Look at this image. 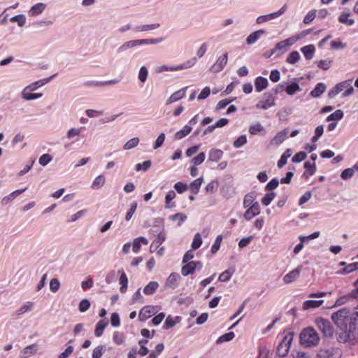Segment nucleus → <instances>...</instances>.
<instances>
[{
  "mask_svg": "<svg viewBox=\"0 0 358 358\" xmlns=\"http://www.w3.org/2000/svg\"><path fill=\"white\" fill-rule=\"evenodd\" d=\"M331 318L341 330L336 334L338 343L354 345L358 341V305L353 312L346 308H341L334 313Z\"/></svg>",
  "mask_w": 358,
  "mask_h": 358,
  "instance_id": "f257e3e1",
  "label": "nucleus"
},
{
  "mask_svg": "<svg viewBox=\"0 0 358 358\" xmlns=\"http://www.w3.org/2000/svg\"><path fill=\"white\" fill-rule=\"evenodd\" d=\"M163 38H146V39H134L124 42L117 49V54L125 52L129 49H133L137 46L145 45H155L162 43Z\"/></svg>",
  "mask_w": 358,
  "mask_h": 358,
  "instance_id": "f03ea898",
  "label": "nucleus"
},
{
  "mask_svg": "<svg viewBox=\"0 0 358 358\" xmlns=\"http://www.w3.org/2000/svg\"><path fill=\"white\" fill-rule=\"evenodd\" d=\"M300 343L307 348L315 347L319 344L320 336L313 327L303 329L299 335Z\"/></svg>",
  "mask_w": 358,
  "mask_h": 358,
  "instance_id": "7ed1b4c3",
  "label": "nucleus"
},
{
  "mask_svg": "<svg viewBox=\"0 0 358 358\" xmlns=\"http://www.w3.org/2000/svg\"><path fill=\"white\" fill-rule=\"evenodd\" d=\"M345 89V91L342 94L343 97H347L353 94L354 88L352 86V80H344L336 84L335 87L329 92L328 96L330 98H334Z\"/></svg>",
  "mask_w": 358,
  "mask_h": 358,
  "instance_id": "20e7f679",
  "label": "nucleus"
},
{
  "mask_svg": "<svg viewBox=\"0 0 358 358\" xmlns=\"http://www.w3.org/2000/svg\"><path fill=\"white\" fill-rule=\"evenodd\" d=\"M315 324L320 331L323 334L325 337L331 338L334 334V328L331 324L330 321L324 318H317Z\"/></svg>",
  "mask_w": 358,
  "mask_h": 358,
  "instance_id": "39448f33",
  "label": "nucleus"
},
{
  "mask_svg": "<svg viewBox=\"0 0 358 358\" xmlns=\"http://www.w3.org/2000/svg\"><path fill=\"white\" fill-rule=\"evenodd\" d=\"M343 352L341 348L330 347L320 349L316 358H341Z\"/></svg>",
  "mask_w": 358,
  "mask_h": 358,
  "instance_id": "423d86ee",
  "label": "nucleus"
},
{
  "mask_svg": "<svg viewBox=\"0 0 358 358\" xmlns=\"http://www.w3.org/2000/svg\"><path fill=\"white\" fill-rule=\"evenodd\" d=\"M294 334L292 332H288L283 338L282 341L277 348V353L280 357H285L290 348L292 341L293 340Z\"/></svg>",
  "mask_w": 358,
  "mask_h": 358,
  "instance_id": "0eeeda50",
  "label": "nucleus"
},
{
  "mask_svg": "<svg viewBox=\"0 0 358 358\" xmlns=\"http://www.w3.org/2000/svg\"><path fill=\"white\" fill-rule=\"evenodd\" d=\"M298 36H292L278 43L275 48L271 50V55L275 54L277 51H280L281 53L286 52L291 45L298 41Z\"/></svg>",
  "mask_w": 358,
  "mask_h": 358,
  "instance_id": "6e6552de",
  "label": "nucleus"
},
{
  "mask_svg": "<svg viewBox=\"0 0 358 358\" xmlns=\"http://www.w3.org/2000/svg\"><path fill=\"white\" fill-rule=\"evenodd\" d=\"M287 6L286 4H284L278 11L269 13L264 15H260L256 19V22L258 24L264 23L266 22L270 21L271 20L279 17L282 15H283L287 10Z\"/></svg>",
  "mask_w": 358,
  "mask_h": 358,
  "instance_id": "1a4fd4ad",
  "label": "nucleus"
},
{
  "mask_svg": "<svg viewBox=\"0 0 358 358\" xmlns=\"http://www.w3.org/2000/svg\"><path fill=\"white\" fill-rule=\"evenodd\" d=\"M228 62V53L224 52L220 55L215 62L210 67L209 71L213 73H218L222 71Z\"/></svg>",
  "mask_w": 358,
  "mask_h": 358,
  "instance_id": "9d476101",
  "label": "nucleus"
},
{
  "mask_svg": "<svg viewBox=\"0 0 358 358\" xmlns=\"http://www.w3.org/2000/svg\"><path fill=\"white\" fill-rule=\"evenodd\" d=\"M159 310L158 306H145L141 308L138 314V319L141 321H145L152 315H155Z\"/></svg>",
  "mask_w": 358,
  "mask_h": 358,
  "instance_id": "9b49d317",
  "label": "nucleus"
},
{
  "mask_svg": "<svg viewBox=\"0 0 358 358\" xmlns=\"http://www.w3.org/2000/svg\"><path fill=\"white\" fill-rule=\"evenodd\" d=\"M203 265L199 261L198 262H189L182 267L181 273L184 276L192 274L196 269H201Z\"/></svg>",
  "mask_w": 358,
  "mask_h": 358,
  "instance_id": "f8f14e48",
  "label": "nucleus"
},
{
  "mask_svg": "<svg viewBox=\"0 0 358 358\" xmlns=\"http://www.w3.org/2000/svg\"><path fill=\"white\" fill-rule=\"evenodd\" d=\"M264 98V101H261L257 103L256 107L257 108L266 110L275 105V97L271 93H265Z\"/></svg>",
  "mask_w": 358,
  "mask_h": 358,
  "instance_id": "ddd939ff",
  "label": "nucleus"
},
{
  "mask_svg": "<svg viewBox=\"0 0 358 358\" xmlns=\"http://www.w3.org/2000/svg\"><path fill=\"white\" fill-rule=\"evenodd\" d=\"M56 76V74L52 75L48 78H45L43 79L38 80L37 81H35L34 83H31L29 85L26 86L22 90L26 91H36L39 87H43L45 84L48 83L52 80V79Z\"/></svg>",
  "mask_w": 358,
  "mask_h": 358,
  "instance_id": "4468645a",
  "label": "nucleus"
},
{
  "mask_svg": "<svg viewBox=\"0 0 358 358\" xmlns=\"http://www.w3.org/2000/svg\"><path fill=\"white\" fill-rule=\"evenodd\" d=\"M302 266H299L297 268H294V270L289 272L287 274H286L283 277V281L285 284H290L294 281H296L301 271Z\"/></svg>",
  "mask_w": 358,
  "mask_h": 358,
  "instance_id": "2eb2a0df",
  "label": "nucleus"
},
{
  "mask_svg": "<svg viewBox=\"0 0 358 358\" xmlns=\"http://www.w3.org/2000/svg\"><path fill=\"white\" fill-rule=\"evenodd\" d=\"M260 213V206L258 202H255L248 210L245 212L243 217L247 220H250L252 218L258 215Z\"/></svg>",
  "mask_w": 358,
  "mask_h": 358,
  "instance_id": "dca6fc26",
  "label": "nucleus"
},
{
  "mask_svg": "<svg viewBox=\"0 0 358 358\" xmlns=\"http://www.w3.org/2000/svg\"><path fill=\"white\" fill-rule=\"evenodd\" d=\"M38 350V345L36 343H33L26 346L23 348L20 353V358H29L30 357L36 355Z\"/></svg>",
  "mask_w": 358,
  "mask_h": 358,
  "instance_id": "f3484780",
  "label": "nucleus"
},
{
  "mask_svg": "<svg viewBox=\"0 0 358 358\" xmlns=\"http://www.w3.org/2000/svg\"><path fill=\"white\" fill-rule=\"evenodd\" d=\"M187 89V87H185L173 93L166 100V104H171L184 98L186 95Z\"/></svg>",
  "mask_w": 358,
  "mask_h": 358,
  "instance_id": "a211bd4d",
  "label": "nucleus"
},
{
  "mask_svg": "<svg viewBox=\"0 0 358 358\" xmlns=\"http://www.w3.org/2000/svg\"><path fill=\"white\" fill-rule=\"evenodd\" d=\"M26 189H27V188L15 190V191L13 192L12 193H10L9 195L3 197L1 201V205L2 206L8 205L9 203H10L12 201H13L17 196H18L19 195L22 194L24 192H25Z\"/></svg>",
  "mask_w": 358,
  "mask_h": 358,
  "instance_id": "6ab92c4d",
  "label": "nucleus"
},
{
  "mask_svg": "<svg viewBox=\"0 0 358 358\" xmlns=\"http://www.w3.org/2000/svg\"><path fill=\"white\" fill-rule=\"evenodd\" d=\"M268 81L266 78L258 76L255 80V90L258 92H260L265 90L268 87Z\"/></svg>",
  "mask_w": 358,
  "mask_h": 358,
  "instance_id": "aec40b11",
  "label": "nucleus"
},
{
  "mask_svg": "<svg viewBox=\"0 0 358 358\" xmlns=\"http://www.w3.org/2000/svg\"><path fill=\"white\" fill-rule=\"evenodd\" d=\"M148 240L143 237L140 236L136 238H135L131 243L132 245V250L134 253H138L141 249V247L142 245H148Z\"/></svg>",
  "mask_w": 358,
  "mask_h": 358,
  "instance_id": "412c9836",
  "label": "nucleus"
},
{
  "mask_svg": "<svg viewBox=\"0 0 358 358\" xmlns=\"http://www.w3.org/2000/svg\"><path fill=\"white\" fill-rule=\"evenodd\" d=\"M34 307V303L33 302L27 301L15 311V315L20 316L26 313L31 312Z\"/></svg>",
  "mask_w": 358,
  "mask_h": 358,
  "instance_id": "4be33fe9",
  "label": "nucleus"
},
{
  "mask_svg": "<svg viewBox=\"0 0 358 358\" xmlns=\"http://www.w3.org/2000/svg\"><path fill=\"white\" fill-rule=\"evenodd\" d=\"M46 8V4L44 3H38L34 5L29 11L30 16H36L41 14Z\"/></svg>",
  "mask_w": 358,
  "mask_h": 358,
  "instance_id": "5701e85b",
  "label": "nucleus"
},
{
  "mask_svg": "<svg viewBox=\"0 0 358 358\" xmlns=\"http://www.w3.org/2000/svg\"><path fill=\"white\" fill-rule=\"evenodd\" d=\"M265 34V31L263 29H259L256 31L251 33L246 38V43L248 45L254 44L260 36Z\"/></svg>",
  "mask_w": 358,
  "mask_h": 358,
  "instance_id": "b1692460",
  "label": "nucleus"
},
{
  "mask_svg": "<svg viewBox=\"0 0 358 358\" xmlns=\"http://www.w3.org/2000/svg\"><path fill=\"white\" fill-rule=\"evenodd\" d=\"M223 156V151L220 149L213 148L209 151L208 159L217 162Z\"/></svg>",
  "mask_w": 358,
  "mask_h": 358,
  "instance_id": "393cba45",
  "label": "nucleus"
},
{
  "mask_svg": "<svg viewBox=\"0 0 358 358\" xmlns=\"http://www.w3.org/2000/svg\"><path fill=\"white\" fill-rule=\"evenodd\" d=\"M31 92L32 91L22 90L21 92L22 98L25 101H32L43 96L42 93H31Z\"/></svg>",
  "mask_w": 358,
  "mask_h": 358,
  "instance_id": "a878e982",
  "label": "nucleus"
},
{
  "mask_svg": "<svg viewBox=\"0 0 358 358\" xmlns=\"http://www.w3.org/2000/svg\"><path fill=\"white\" fill-rule=\"evenodd\" d=\"M160 27L159 23L150 24H143L136 26L134 30L136 32H143L158 29Z\"/></svg>",
  "mask_w": 358,
  "mask_h": 358,
  "instance_id": "bb28decb",
  "label": "nucleus"
},
{
  "mask_svg": "<svg viewBox=\"0 0 358 358\" xmlns=\"http://www.w3.org/2000/svg\"><path fill=\"white\" fill-rule=\"evenodd\" d=\"M180 278L179 274L176 273H172L168 277L166 281V285L171 288H176L178 285V281Z\"/></svg>",
  "mask_w": 358,
  "mask_h": 358,
  "instance_id": "cd10ccee",
  "label": "nucleus"
},
{
  "mask_svg": "<svg viewBox=\"0 0 358 358\" xmlns=\"http://www.w3.org/2000/svg\"><path fill=\"white\" fill-rule=\"evenodd\" d=\"M176 194L173 190L168 192L165 196V208L170 209L176 206L172 201L175 199Z\"/></svg>",
  "mask_w": 358,
  "mask_h": 358,
  "instance_id": "c85d7f7f",
  "label": "nucleus"
},
{
  "mask_svg": "<svg viewBox=\"0 0 358 358\" xmlns=\"http://www.w3.org/2000/svg\"><path fill=\"white\" fill-rule=\"evenodd\" d=\"M288 133L287 129H284L278 132L275 136L271 140V143L275 145L281 144L286 138Z\"/></svg>",
  "mask_w": 358,
  "mask_h": 358,
  "instance_id": "c756f323",
  "label": "nucleus"
},
{
  "mask_svg": "<svg viewBox=\"0 0 358 358\" xmlns=\"http://www.w3.org/2000/svg\"><path fill=\"white\" fill-rule=\"evenodd\" d=\"M180 320L179 316L172 317L169 315L165 320L163 328L165 329H169L174 327L177 323H178Z\"/></svg>",
  "mask_w": 358,
  "mask_h": 358,
  "instance_id": "7c9ffc66",
  "label": "nucleus"
},
{
  "mask_svg": "<svg viewBox=\"0 0 358 358\" xmlns=\"http://www.w3.org/2000/svg\"><path fill=\"white\" fill-rule=\"evenodd\" d=\"M326 90V85L323 83H319L315 88L310 92V94L313 97H319Z\"/></svg>",
  "mask_w": 358,
  "mask_h": 358,
  "instance_id": "2f4dec72",
  "label": "nucleus"
},
{
  "mask_svg": "<svg viewBox=\"0 0 358 358\" xmlns=\"http://www.w3.org/2000/svg\"><path fill=\"white\" fill-rule=\"evenodd\" d=\"M301 50L306 59L310 60L314 56L315 48L313 45H308L301 48Z\"/></svg>",
  "mask_w": 358,
  "mask_h": 358,
  "instance_id": "473e14b6",
  "label": "nucleus"
},
{
  "mask_svg": "<svg viewBox=\"0 0 358 358\" xmlns=\"http://www.w3.org/2000/svg\"><path fill=\"white\" fill-rule=\"evenodd\" d=\"M108 324V322L107 320H99L96 325V327L94 329V335L96 337H100L101 336H102L103 331H104L105 328L107 327Z\"/></svg>",
  "mask_w": 358,
  "mask_h": 358,
  "instance_id": "72a5a7b5",
  "label": "nucleus"
},
{
  "mask_svg": "<svg viewBox=\"0 0 358 358\" xmlns=\"http://www.w3.org/2000/svg\"><path fill=\"white\" fill-rule=\"evenodd\" d=\"M285 90L288 95L292 96L296 92L301 91V88L299 83L293 82L287 85H285Z\"/></svg>",
  "mask_w": 358,
  "mask_h": 358,
  "instance_id": "f704fd0d",
  "label": "nucleus"
},
{
  "mask_svg": "<svg viewBox=\"0 0 358 358\" xmlns=\"http://www.w3.org/2000/svg\"><path fill=\"white\" fill-rule=\"evenodd\" d=\"M203 182V177H200V178L194 180V181H192L189 185V189H190L191 192L194 194H196L199 192V189H200Z\"/></svg>",
  "mask_w": 358,
  "mask_h": 358,
  "instance_id": "c9c22d12",
  "label": "nucleus"
},
{
  "mask_svg": "<svg viewBox=\"0 0 358 358\" xmlns=\"http://www.w3.org/2000/svg\"><path fill=\"white\" fill-rule=\"evenodd\" d=\"M192 130V127L190 125L187 124L181 130L175 134L174 138L176 140H180L187 136Z\"/></svg>",
  "mask_w": 358,
  "mask_h": 358,
  "instance_id": "e433bc0d",
  "label": "nucleus"
},
{
  "mask_svg": "<svg viewBox=\"0 0 358 358\" xmlns=\"http://www.w3.org/2000/svg\"><path fill=\"white\" fill-rule=\"evenodd\" d=\"M158 287L159 284L157 282L151 281L144 287L143 292L146 295H151L156 292Z\"/></svg>",
  "mask_w": 358,
  "mask_h": 358,
  "instance_id": "4c0bfd02",
  "label": "nucleus"
},
{
  "mask_svg": "<svg viewBox=\"0 0 358 358\" xmlns=\"http://www.w3.org/2000/svg\"><path fill=\"white\" fill-rule=\"evenodd\" d=\"M106 179L103 175H99L93 180L91 187L93 189H98L103 187L105 184Z\"/></svg>",
  "mask_w": 358,
  "mask_h": 358,
  "instance_id": "58836bf2",
  "label": "nucleus"
},
{
  "mask_svg": "<svg viewBox=\"0 0 358 358\" xmlns=\"http://www.w3.org/2000/svg\"><path fill=\"white\" fill-rule=\"evenodd\" d=\"M350 15L348 13H342L338 17V22L348 26H352L355 23V20L349 18Z\"/></svg>",
  "mask_w": 358,
  "mask_h": 358,
  "instance_id": "ea45409f",
  "label": "nucleus"
},
{
  "mask_svg": "<svg viewBox=\"0 0 358 358\" xmlns=\"http://www.w3.org/2000/svg\"><path fill=\"white\" fill-rule=\"evenodd\" d=\"M83 129L84 127H72L68 130L66 136L69 140L73 139L76 136H79Z\"/></svg>",
  "mask_w": 358,
  "mask_h": 358,
  "instance_id": "a19ab883",
  "label": "nucleus"
},
{
  "mask_svg": "<svg viewBox=\"0 0 358 358\" xmlns=\"http://www.w3.org/2000/svg\"><path fill=\"white\" fill-rule=\"evenodd\" d=\"M304 169H306V172L303 173V176H313L316 172V165L315 162H306L304 164Z\"/></svg>",
  "mask_w": 358,
  "mask_h": 358,
  "instance_id": "79ce46f5",
  "label": "nucleus"
},
{
  "mask_svg": "<svg viewBox=\"0 0 358 358\" xmlns=\"http://www.w3.org/2000/svg\"><path fill=\"white\" fill-rule=\"evenodd\" d=\"M324 303L323 300H308L303 303L304 309L320 307Z\"/></svg>",
  "mask_w": 358,
  "mask_h": 358,
  "instance_id": "37998d69",
  "label": "nucleus"
},
{
  "mask_svg": "<svg viewBox=\"0 0 358 358\" xmlns=\"http://www.w3.org/2000/svg\"><path fill=\"white\" fill-rule=\"evenodd\" d=\"M148 77V68L145 66H142L138 71V79L141 83L144 84L146 82Z\"/></svg>",
  "mask_w": 358,
  "mask_h": 358,
  "instance_id": "c03bdc74",
  "label": "nucleus"
},
{
  "mask_svg": "<svg viewBox=\"0 0 358 358\" xmlns=\"http://www.w3.org/2000/svg\"><path fill=\"white\" fill-rule=\"evenodd\" d=\"M292 151L290 149H287L285 151V152L280 157V159L278 162V166L279 168H282L287 164V159L291 156Z\"/></svg>",
  "mask_w": 358,
  "mask_h": 358,
  "instance_id": "a18cd8bd",
  "label": "nucleus"
},
{
  "mask_svg": "<svg viewBox=\"0 0 358 358\" xmlns=\"http://www.w3.org/2000/svg\"><path fill=\"white\" fill-rule=\"evenodd\" d=\"M343 110L338 109L327 117V122L338 121V120H341L343 118Z\"/></svg>",
  "mask_w": 358,
  "mask_h": 358,
  "instance_id": "49530a36",
  "label": "nucleus"
},
{
  "mask_svg": "<svg viewBox=\"0 0 358 358\" xmlns=\"http://www.w3.org/2000/svg\"><path fill=\"white\" fill-rule=\"evenodd\" d=\"M120 284L121 285V287L120 288V292L124 293L127 289L128 278L124 271H122L121 273V275L120 278Z\"/></svg>",
  "mask_w": 358,
  "mask_h": 358,
  "instance_id": "de8ad7c7",
  "label": "nucleus"
},
{
  "mask_svg": "<svg viewBox=\"0 0 358 358\" xmlns=\"http://www.w3.org/2000/svg\"><path fill=\"white\" fill-rule=\"evenodd\" d=\"M219 183L217 180L210 181L206 187L205 191L206 193L213 194L218 188Z\"/></svg>",
  "mask_w": 358,
  "mask_h": 358,
  "instance_id": "09e8293b",
  "label": "nucleus"
},
{
  "mask_svg": "<svg viewBox=\"0 0 358 358\" xmlns=\"http://www.w3.org/2000/svg\"><path fill=\"white\" fill-rule=\"evenodd\" d=\"M139 143V138L137 137L133 138L129 140L123 146V149L125 150H131L138 145Z\"/></svg>",
  "mask_w": 358,
  "mask_h": 358,
  "instance_id": "8fccbe9b",
  "label": "nucleus"
},
{
  "mask_svg": "<svg viewBox=\"0 0 358 358\" xmlns=\"http://www.w3.org/2000/svg\"><path fill=\"white\" fill-rule=\"evenodd\" d=\"M235 336V334L234 332L230 331L228 333H226L223 334L222 336H220L218 339L217 340L216 343L217 344L222 343L224 342H227L231 341Z\"/></svg>",
  "mask_w": 358,
  "mask_h": 358,
  "instance_id": "3c124183",
  "label": "nucleus"
},
{
  "mask_svg": "<svg viewBox=\"0 0 358 358\" xmlns=\"http://www.w3.org/2000/svg\"><path fill=\"white\" fill-rule=\"evenodd\" d=\"M187 215L180 213H176L169 217V219L173 221H178V226H180L187 220Z\"/></svg>",
  "mask_w": 358,
  "mask_h": 358,
  "instance_id": "603ef678",
  "label": "nucleus"
},
{
  "mask_svg": "<svg viewBox=\"0 0 358 358\" xmlns=\"http://www.w3.org/2000/svg\"><path fill=\"white\" fill-rule=\"evenodd\" d=\"M300 59V54L297 51H292L287 57V62L294 64L297 62Z\"/></svg>",
  "mask_w": 358,
  "mask_h": 358,
  "instance_id": "864d4df0",
  "label": "nucleus"
},
{
  "mask_svg": "<svg viewBox=\"0 0 358 358\" xmlns=\"http://www.w3.org/2000/svg\"><path fill=\"white\" fill-rule=\"evenodd\" d=\"M276 194L275 192H269L265 194V196L262 199L261 202L264 206H268L271 201L275 197Z\"/></svg>",
  "mask_w": 358,
  "mask_h": 358,
  "instance_id": "5fc2aeb1",
  "label": "nucleus"
},
{
  "mask_svg": "<svg viewBox=\"0 0 358 358\" xmlns=\"http://www.w3.org/2000/svg\"><path fill=\"white\" fill-rule=\"evenodd\" d=\"M166 239V234L163 231L158 234L156 239L152 242L150 246V251L152 252V247L156 245V246L160 245Z\"/></svg>",
  "mask_w": 358,
  "mask_h": 358,
  "instance_id": "6e6d98bb",
  "label": "nucleus"
},
{
  "mask_svg": "<svg viewBox=\"0 0 358 358\" xmlns=\"http://www.w3.org/2000/svg\"><path fill=\"white\" fill-rule=\"evenodd\" d=\"M264 130V127L260 123L252 124L249 127V132L252 135H257L258 133Z\"/></svg>",
  "mask_w": 358,
  "mask_h": 358,
  "instance_id": "4d7b16f0",
  "label": "nucleus"
},
{
  "mask_svg": "<svg viewBox=\"0 0 358 358\" xmlns=\"http://www.w3.org/2000/svg\"><path fill=\"white\" fill-rule=\"evenodd\" d=\"M10 22H17V24L22 27L26 23V17L22 14L15 15L10 18Z\"/></svg>",
  "mask_w": 358,
  "mask_h": 358,
  "instance_id": "13d9d810",
  "label": "nucleus"
},
{
  "mask_svg": "<svg viewBox=\"0 0 358 358\" xmlns=\"http://www.w3.org/2000/svg\"><path fill=\"white\" fill-rule=\"evenodd\" d=\"M358 268V262L348 264L343 270L339 271L338 273H348Z\"/></svg>",
  "mask_w": 358,
  "mask_h": 358,
  "instance_id": "bf43d9fd",
  "label": "nucleus"
},
{
  "mask_svg": "<svg viewBox=\"0 0 358 358\" xmlns=\"http://www.w3.org/2000/svg\"><path fill=\"white\" fill-rule=\"evenodd\" d=\"M202 244V238H201V236L200 235V234L199 233H196L195 235H194V239H193V241L192 243V248L193 250H196L198 249L199 248H200V246Z\"/></svg>",
  "mask_w": 358,
  "mask_h": 358,
  "instance_id": "052dcab7",
  "label": "nucleus"
},
{
  "mask_svg": "<svg viewBox=\"0 0 358 358\" xmlns=\"http://www.w3.org/2000/svg\"><path fill=\"white\" fill-rule=\"evenodd\" d=\"M233 275V271L230 270H225L223 271L218 278L220 282H228Z\"/></svg>",
  "mask_w": 358,
  "mask_h": 358,
  "instance_id": "680f3d73",
  "label": "nucleus"
},
{
  "mask_svg": "<svg viewBox=\"0 0 358 358\" xmlns=\"http://www.w3.org/2000/svg\"><path fill=\"white\" fill-rule=\"evenodd\" d=\"M222 241V236L221 235H218L216 237L215 241L211 247L210 251L212 253L215 254V252H217V250L220 248Z\"/></svg>",
  "mask_w": 358,
  "mask_h": 358,
  "instance_id": "e2e57ef3",
  "label": "nucleus"
},
{
  "mask_svg": "<svg viewBox=\"0 0 358 358\" xmlns=\"http://www.w3.org/2000/svg\"><path fill=\"white\" fill-rule=\"evenodd\" d=\"M206 158V155L204 152H200L197 156L193 157L191 160L192 163H193L195 166L200 165L203 162Z\"/></svg>",
  "mask_w": 358,
  "mask_h": 358,
  "instance_id": "0e129e2a",
  "label": "nucleus"
},
{
  "mask_svg": "<svg viewBox=\"0 0 358 358\" xmlns=\"http://www.w3.org/2000/svg\"><path fill=\"white\" fill-rule=\"evenodd\" d=\"M247 143V137L245 135L240 136L234 142V147L236 148H239L244 145Z\"/></svg>",
  "mask_w": 358,
  "mask_h": 358,
  "instance_id": "69168bd1",
  "label": "nucleus"
},
{
  "mask_svg": "<svg viewBox=\"0 0 358 358\" xmlns=\"http://www.w3.org/2000/svg\"><path fill=\"white\" fill-rule=\"evenodd\" d=\"M52 159V157L49 154H43L38 159V163L45 166L49 164Z\"/></svg>",
  "mask_w": 358,
  "mask_h": 358,
  "instance_id": "338daca9",
  "label": "nucleus"
},
{
  "mask_svg": "<svg viewBox=\"0 0 358 358\" xmlns=\"http://www.w3.org/2000/svg\"><path fill=\"white\" fill-rule=\"evenodd\" d=\"M104 352V347L103 345H99L95 348L92 352V358H101Z\"/></svg>",
  "mask_w": 358,
  "mask_h": 358,
  "instance_id": "774afa93",
  "label": "nucleus"
}]
</instances>
